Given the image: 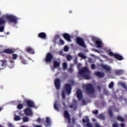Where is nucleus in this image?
<instances>
[{
    "label": "nucleus",
    "mask_w": 127,
    "mask_h": 127,
    "mask_svg": "<svg viewBox=\"0 0 127 127\" xmlns=\"http://www.w3.org/2000/svg\"><path fill=\"white\" fill-rule=\"evenodd\" d=\"M62 97L63 100L65 99V91H62Z\"/></svg>",
    "instance_id": "40"
},
{
    "label": "nucleus",
    "mask_w": 127,
    "mask_h": 127,
    "mask_svg": "<svg viewBox=\"0 0 127 127\" xmlns=\"http://www.w3.org/2000/svg\"><path fill=\"white\" fill-rule=\"evenodd\" d=\"M4 30V27L3 26L0 27V32H3Z\"/></svg>",
    "instance_id": "44"
},
{
    "label": "nucleus",
    "mask_w": 127,
    "mask_h": 127,
    "mask_svg": "<svg viewBox=\"0 0 127 127\" xmlns=\"http://www.w3.org/2000/svg\"><path fill=\"white\" fill-rule=\"evenodd\" d=\"M95 52H97V53H100V51L98 50H95Z\"/></svg>",
    "instance_id": "60"
},
{
    "label": "nucleus",
    "mask_w": 127,
    "mask_h": 127,
    "mask_svg": "<svg viewBox=\"0 0 127 127\" xmlns=\"http://www.w3.org/2000/svg\"><path fill=\"white\" fill-rule=\"evenodd\" d=\"M6 65V61L5 60L0 61V70H2V69L5 68Z\"/></svg>",
    "instance_id": "14"
},
{
    "label": "nucleus",
    "mask_w": 127,
    "mask_h": 127,
    "mask_svg": "<svg viewBox=\"0 0 127 127\" xmlns=\"http://www.w3.org/2000/svg\"><path fill=\"white\" fill-rule=\"evenodd\" d=\"M28 121H29V119H28V117H24L23 119V122L24 123H26L27 122H28Z\"/></svg>",
    "instance_id": "38"
},
{
    "label": "nucleus",
    "mask_w": 127,
    "mask_h": 127,
    "mask_svg": "<svg viewBox=\"0 0 127 127\" xmlns=\"http://www.w3.org/2000/svg\"><path fill=\"white\" fill-rule=\"evenodd\" d=\"M94 74L98 78H104L105 77V73L101 71H97L95 72Z\"/></svg>",
    "instance_id": "16"
},
{
    "label": "nucleus",
    "mask_w": 127,
    "mask_h": 127,
    "mask_svg": "<svg viewBox=\"0 0 127 127\" xmlns=\"http://www.w3.org/2000/svg\"><path fill=\"white\" fill-rule=\"evenodd\" d=\"M95 127H101V126H100V125H99L98 124H95Z\"/></svg>",
    "instance_id": "54"
},
{
    "label": "nucleus",
    "mask_w": 127,
    "mask_h": 127,
    "mask_svg": "<svg viewBox=\"0 0 127 127\" xmlns=\"http://www.w3.org/2000/svg\"><path fill=\"white\" fill-rule=\"evenodd\" d=\"M25 51L30 54H34V50L31 47H28L26 48Z\"/></svg>",
    "instance_id": "20"
},
{
    "label": "nucleus",
    "mask_w": 127,
    "mask_h": 127,
    "mask_svg": "<svg viewBox=\"0 0 127 127\" xmlns=\"http://www.w3.org/2000/svg\"><path fill=\"white\" fill-rule=\"evenodd\" d=\"M89 122H90V120L89 119V118H88V117H86L85 119H82V123H83V124H85L86 123H89Z\"/></svg>",
    "instance_id": "29"
},
{
    "label": "nucleus",
    "mask_w": 127,
    "mask_h": 127,
    "mask_svg": "<svg viewBox=\"0 0 127 127\" xmlns=\"http://www.w3.org/2000/svg\"><path fill=\"white\" fill-rule=\"evenodd\" d=\"M62 104L63 105L64 108H65L66 106V104H65V102H62Z\"/></svg>",
    "instance_id": "53"
},
{
    "label": "nucleus",
    "mask_w": 127,
    "mask_h": 127,
    "mask_svg": "<svg viewBox=\"0 0 127 127\" xmlns=\"http://www.w3.org/2000/svg\"><path fill=\"white\" fill-rule=\"evenodd\" d=\"M86 127H93V126H92L91 124L90 123H87L86 124Z\"/></svg>",
    "instance_id": "49"
},
{
    "label": "nucleus",
    "mask_w": 127,
    "mask_h": 127,
    "mask_svg": "<svg viewBox=\"0 0 127 127\" xmlns=\"http://www.w3.org/2000/svg\"><path fill=\"white\" fill-rule=\"evenodd\" d=\"M24 102L26 105H27L28 108H34L35 107V104H34V102L30 100H25L24 101Z\"/></svg>",
    "instance_id": "8"
},
{
    "label": "nucleus",
    "mask_w": 127,
    "mask_h": 127,
    "mask_svg": "<svg viewBox=\"0 0 127 127\" xmlns=\"http://www.w3.org/2000/svg\"><path fill=\"white\" fill-rule=\"evenodd\" d=\"M95 44L97 48H103V43L100 40L95 41Z\"/></svg>",
    "instance_id": "19"
},
{
    "label": "nucleus",
    "mask_w": 127,
    "mask_h": 127,
    "mask_svg": "<svg viewBox=\"0 0 127 127\" xmlns=\"http://www.w3.org/2000/svg\"><path fill=\"white\" fill-rule=\"evenodd\" d=\"M10 63H13V61H11H11H10Z\"/></svg>",
    "instance_id": "63"
},
{
    "label": "nucleus",
    "mask_w": 127,
    "mask_h": 127,
    "mask_svg": "<svg viewBox=\"0 0 127 127\" xmlns=\"http://www.w3.org/2000/svg\"><path fill=\"white\" fill-rule=\"evenodd\" d=\"M63 36L66 41H68V42H71V36H70L69 34L64 33L63 34Z\"/></svg>",
    "instance_id": "13"
},
{
    "label": "nucleus",
    "mask_w": 127,
    "mask_h": 127,
    "mask_svg": "<svg viewBox=\"0 0 127 127\" xmlns=\"http://www.w3.org/2000/svg\"><path fill=\"white\" fill-rule=\"evenodd\" d=\"M9 127H13V125H12V124H9Z\"/></svg>",
    "instance_id": "59"
},
{
    "label": "nucleus",
    "mask_w": 127,
    "mask_h": 127,
    "mask_svg": "<svg viewBox=\"0 0 127 127\" xmlns=\"http://www.w3.org/2000/svg\"><path fill=\"white\" fill-rule=\"evenodd\" d=\"M6 34H7V35H8V34H9V33L7 32V33H6Z\"/></svg>",
    "instance_id": "64"
},
{
    "label": "nucleus",
    "mask_w": 127,
    "mask_h": 127,
    "mask_svg": "<svg viewBox=\"0 0 127 127\" xmlns=\"http://www.w3.org/2000/svg\"><path fill=\"white\" fill-rule=\"evenodd\" d=\"M3 52L6 54H12L14 53V50L11 49H6L3 51Z\"/></svg>",
    "instance_id": "18"
},
{
    "label": "nucleus",
    "mask_w": 127,
    "mask_h": 127,
    "mask_svg": "<svg viewBox=\"0 0 127 127\" xmlns=\"http://www.w3.org/2000/svg\"><path fill=\"white\" fill-rule=\"evenodd\" d=\"M117 121H119L120 122H125V119H124L121 116H118L117 117Z\"/></svg>",
    "instance_id": "27"
},
{
    "label": "nucleus",
    "mask_w": 127,
    "mask_h": 127,
    "mask_svg": "<svg viewBox=\"0 0 127 127\" xmlns=\"http://www.w3.org/2000/svg\"><path fill=\"white\" fill-rule=\"evenodd\" d=\"M78 56L82 58V59H86V56L84 55V54L82 53H79L78 54Z\"/></svg>",
    "instance_id": "26"
},
{
    "label": "nucleus",
    "mask_w": 127,
    "mask_h": 127,
    "mask_svg": "<svg viewBox=\"0 0 127 127\" xmlns=\"http://www.w3.org/2000/svg\"><path fill=\"white\" fill-rule=\"evenodd\" d=\"M15 118H14V121H20L21 118L20 116H17L16 115H15Z\"/></svg>",
    "instance_id": "34"
},
{
    "label": "nucleus",
    "mask_w": 127,
    "mask_h": 127,
    "mask_svg": "<svg viewBox=\"0 0 127 127\" xmlns=\"http://www.w3.org/2000/svg\"><path fill=\"white\" fill-rule=\"evenodd\" d=\"M125 124L124 123H121V127H125Z\"/></svg>",
    "instance_id": "57"
},
{
    "label": "nucleus",
    "mask_w": 127,
    "mask_h": 127,
    "mask_svg": "<svg viewBox=\"0 0 127 127\" xmlns=\"http://www.w3.org/2000/svg\"><path fill=\"white\" fill-rule=\"evenodd\" d=\"M97 89H98V90L100 92H101V86H97Z\"/></svg>",
    "instance_id": "55"
},
{
    "label": "nucleus",
    "mask_w": 127,
    "mask_h": 127,
    "mask_svg": "<svg viewBox=\"0 0 127 127\" xmlns=\"http://www.w3.org/2000/svg\"><path fill=\"white\" fill-rule=\"evenodd\" d=\"M122 86L123 88H124V89H125V90H127V85H126V84L125 83H123L122 84Z\"/></svg>",
    "instance_id": "46"
},
{
    "label": "nucleus",
    "mask_w": 127,
    "mask_h": 127,
    "mask_svg": "<svg viewBox=\"0 0 127 127\" xmlns=\"http://www.w3.org/2000/svg\"><path fill=\"white\" fill-rule=\"evenodd\" d=\"M72 57L71 56V55H68L66 56L67 61H71V60H72Z\"/></svg>",
    "instance_id": "35"
},
{
    "label": "nucleus",
    "mask_w": 127,
    "mask_h": 127,
    "mask_svg": "<svg viewBox=\"0 0 127 127\" xmlns=\"http://www.w3.org/2000/svg\"><path fill=\"white\" fill-rule=\"evenodd\" d=\"M76 96L78 101H81L83 99V94L81 90L78 89L76 91Z\"/></svg>",
    "instance_id": "10"
},
{
    "label": "nucleus",
    "mask_w": 127,
    "mask_h": 127,
    "mask_svg": "<svg viewBox=\"0 0 127 127\" xmlns=\"http://www.w3.org/2000/svg\"><path fill=\"white\" fill-rule=\"evenodd\" d=\"M79 75L81 77H83L84 79L90 80L91 77L90 76V70L87 67H83L79 70Z\"/></svg>",
    "instance_id": "1"
},
{
    "label": "nucleus",
    "mask_w": 127,
    "mask_h": 127,
    "mask_svg": "<svg viewBox=\"0 0 127 127\" xmlns=\"http://www.w3.org/2000/svg\"><path fill=\"white\" fill-rule=\"evenodd\" d=\"M54 57L51 53H48L45 57V62L46 63H51L52 60H53Z\"/></svg>",
    "instance_id": "5"
},
{
    "label": "nucleus",
    "mask_w": 127,
    "mask_h": 127,
    "mask_svg": "<svg viewBox=\"0 0 127 127\" xmlns=\"http://www.w3.org/2000/svg\"><path fill=\"white\" fill-rule=\"evenodd\" d=\"M53 67L54 68H57V67H60V63L57 61H54L53 62Z\"/></svg>",
    "instance_id": "22"
},
{
    "label": "nucleus",
    "mask_w": 127,
    "mask_h": 127,
    "mask_svg": "<svg viewBox=\"0 0 127 127\" xmlns=\"http://www.w3.org/2000/svg\"><path fill=\"white\" fill-rule=\"evenodd\" d=\"M64 89L65 91V93L67 95H70L71 94V91H72V87L70 84L67 83L64 84Z\"/></svg>",
    "instance_id": "6"
},
{
    "label": "nucleus",
    "mask_w": 127,
    "mask_h": 127,
    "mask_svg": "<svg viewBox=\"0 0 127 127\" xmlns=\"http://www.w3.org/2000/svg\"><path fill=\"white\" fill-rule=\"evenodd\" d=\"M2 110H3V108L0 107V112H1V111H2Z\"/></svg>",
    "instance_id": "61"
},
{
    "label": "nucleus",
    "mask_w": 127,
    "mask_h": 127,
    "mask_svg": "<svg viewBox=\"0 0 127 127\" xmlns=\"http://www.w3.org/2000/svg\"><path fill=\"white\" fill-rule=\"evenodd\" d=\"M99 113V111L98 110H96L95 111L93 112V114L94 115H97Z\"/></svg>",
    "instance_id": "52"
},
{
    "label": "nucleus",
    "mask_w": 127,
    "mask_h": 127,
    "mask_svg": "<svg viewBox=\"0 0 127 127\" xmlns=\"http://www.w3.org/2000/svg\"><path fill=\"white\" fill-rule=\"evenodd\" d=\"M60 43H61L62 45H64V41L61 39L60 40Z\"/></svg>",
    "instance_id": "47"
},
{
    "label": "nucleus",
    "mask_w": 127,
    "mask_h": 127,
    "mask_svg": "<svg viewBox=\"0 0 127 127\" xmlns=\"http://www.w3.org/2000/svg\"><path fill=\"white\" fill-rule=\"evenodd\" d=\"M74 62L75 64H77V59H74Z\"/></svg>",
    "instance_id": "58"
},
{
    "label": "nucleus",
    "mask_w": 127,
    "mask_h": 127,
    "mask_svg": "<svg viewBox=\"0 0 127 127\" xmlns=\"http://www.w3.org/2000/svg\"><path fill=\"white\" fill-rule=\"evenodd\" d=\"M17 108L18 110H21V109L23 108V104H19L17 106Z\"/></svg>",
    "instance_id": "31"
},
{
    "label": "nucleus",
    "mask_w": 127,
    "mask_h": 127,
    "mask_svg": "<svg viewBox=\"0 0 127 127\" xmlns=\"http://www.w3.org/2000/svg\"><path fill=\"white\" fill-rule=\"evenodd\" d=\"M21 62L22 64H24V65H25V64L27 63V62L26 61V60L22 58H21Z\"/></svg>",
    "instance_id": "37"
},
{
    "label": "nucleus",
    "mask_w": 127,
    "mask_h": 127,
    "mask_svg": "<svg viewBox=\"0 0 127 127\" xmlns=\"http://www.w3.org/2000/svg\"><path fill=\"white\" fill-rule=\"evenodd\" d=\"M54 85L57 89V90H59L60 89V86L61 85V82H60V79L59 78H57L54 81Z\"/></svg>",
    "instance_id": "9"
},
{
    "label": "nucleus",
    "mask_w": 127,
    "mask_h": 127,
    "mask_svg": "<svg viewBox=\"0 0 127 127\" xmlns=\"http://www.w3.org/2000/svg\"><path fill=\"white\" fill-rule=\"evenodd\" d=\"M26 116H32V111L30 108H27L24 110Z\"/></svg>",
    "instance_id": "15"
},
{
    "label": "nucleus",
    "mask_w": 127,
    "mask_h": 127,
    "mask_svg": "<svg viewBox=\"0 0 127 127\" xmlns=\"http://www.w3.org/2000/svg\"><path fill=\"white\" fill-rule=\"evenodd\" d=\"M58 38H60V36L59 35H57L56 36L55 38L54 39V42H56V40H57Z\"/></svg>",
    "instance_id": "42"
},
{
    "label": "nucleus",
    "mask_w": 127,
    "mask_h": 127,
    "mask_svg": "<svg viewBox=\"0 0 127 127\" xmlns=\"http://www.w3.org/2000/svg\"><path fill=\"white\" fill-rule=\"evenodd\" d=\"M64 50L65 52H67L68 50H69V47H68V46L64 47Z\"/></svg>",
    "instance_id": "43"
},
{
    "label": "nucleus",
    "mask_w": 127,
    "mask_h": 127,
    "mask_svg": "<svg viewBox=\"0 0 127 127\" xmlns=\"http://www.w3.org/2000/svg\"><path fill=\"white\" fill-rule=\"evenodd\" d=\"M101 66L103 69H104V70H106V71H111V67L108 65L102 64Z\"/></svg>",
    "instance_id": "23"
},
{
    "label": "nucleus",
    "mask_w": 127,
    "mask_h": 127,
    "mask_svg": "<svg viewBox=\"0 0 127 127\" xmlns=\"http://www.w3.org/2000/svg\"><path fill=\"white\" fill-rule=\"evenodd\" d=\"M46 123L47 125H46V127H49L51 125V121L50 120V119H49V117H47L46 119Z\"/></svg>",
    "instance_id": "24"
},
{
    "label": "nucleus",
    "mask_w": 127,
    "mask_h": 127,
    "mask_svg": "<svg viewBox=\"0 0 127 127\" xmlns=\"http://www.w3.org/2000/svg\"><path fill=\"white\" fill-rule=\"evenodd\" d=\"M108 54L109 56H114L116 59H117V60H119V61H122V60H124V57H123V56L118 54H114L112 52H109Z\"/></svg>",
    "instance_id": "4"
},
{
    "label": "nucleus",
    "mask_w": 127,
    "mask_h": 127,
    "mask_svg": "<svg viewBox=\"0 0 127 127\" xmlns=\"http://www.w3.org/2000/svg\"><path fill=\"white\" fill-rule=\"evenodd\" d=\"M114 88V82L112 81L109 85V88L112 89Z\"/></svg>",
    "instance_id": "36"
},
{
    "label": "nucleus",
    "mask_w": 127,
    "mask_h": 127,
    "mask_svg": "<svg viewBox=\"0 0 127 127\" xmlns=\"http://www.w3.org/2000/svg\"><path fill=\"white\" fill-rule=\"evenodd\" d=\"M82 104L83 106H85L86 104V101H85V100L83 99L82 100Z\"/></svg>",
    "instance_id": "48"
},
{
    "label": "nucleus",
    "mask_w": 127,
    "mask_h": 127,
    "mask_svg": "<svg viewBox=\"0 0 127 127\" xmlns=\"http://www.w3.org/2000/svg\"><path fill=\"white\" fill-rule=\"evenodd\" d=\"M64 116L65 119H67L68 123L71 124V118H70V114L67 111H64Z\"/></svg>",
    "instance_id": "11"
},
{
    "label": "nucleus",
    "mask_w": 127,
    "mask_h": 127,
    "mask_svg": "<svg viewBox=\"0 0 127 127\" xmlns=\"http://www.w3.org/2000/svg\"><path fill=\"white\" fill-rule=\"evenodd\" d=\"M68 72L69 73H72V72H73V68H72V67H70L69 69H68Z\"/></svg>",
    "instance_id": "50"
},
{
    "label": "nucleus",
    "mask_w": 127,
    "mask_h": 127,
    "mask_svg": "<svg viewBox=\"0 0 127 127\" xmlns=\"http://www.w3.org/2000/svg\"><path fill=\"white\" fill-rule=\"evenodd\" d=\"M91 68L92 70H95L96 69V66L94 64H92L91 65Z\"/></svg>",
    "instance_id": "45"
},
{
    "label": "nucleus",
    "mask_w": 127,
    "mask_h": 127,
    "mask_svg": "<svg viewBox=\"0 0 127 127\" xmlns=\"http://www.w3.org/2000/svg\"><path fill=\"white\" fill-rule=\"evenodd\" d=\"M99 119H100L101 120H105V116H104V114H101L98 115Z\"/></svg>",
    "instance_id": "32"
},
{
    "label": "nucleus",
    "mask_w": 127,
    "mask_h": 127,
    "mask_svg": "<svg viewBox=\"0 0 127 127\" xmlns=\"http://www.w3.org/2000/svg\"><path fill=\"white\" fill-rule=\"evenodd\" d=\"M36 122L37 123H40V122H42L43 123V122H44V119H43V120L41 119V118H38Z\"/></svg>",
    "instance_id": "41"
},
{
    "label": "nucleus",
    "mask_w": 127,
    "mask_h": 127,
    "mask_svg": "<svg viewBox=\"0 0 127 127\" xmlns=\"http://www.w3.org/2000/svg\"><path fill=\"white\" fill-rule=\"evenodd\" d=\"M63 67L64 70L66 69L67 67H68V65H67V63H63Z\"/></svg>",
    "instance_id": "33"
},
{
    "label": "nucleus",
    "mask_w": 127,
    "mask_h": 127,
    "mask_svg": "<svg viewBox=\"0 0 127 127\" xmlns=\"http://www.w3.org/2000/svg\"><path fill=\"white\" fill-rule=\"evenodd\" d=\"M115 74L117 76H121L125 74V70L123 69H116L115 70Z\"/></svg>",
    "instance_id": "12"
},
{
    "label": "nucleus",
    "mask_w": 127,
    "mask_h": 127,
    "mask_svg": "<svg viewBox=\"0 0 127 127\" xmlns=\"http://www.w3.org/2000/svg\"><path fill=\"white\" fill-rule=\"evenodd\" d=\"M108 113L110 118H113L114 117V114H113V111L112 109H109L108 110Z\"/></svg>",
    "instance_id": "28"
},
{
    "label": "nucleus",
    "mask_w": 127,
    "mask_h": 127,
    "mask_svg": "<svg viewBox=\"0 0 127 127\" xmlns=\"http://www.w3.org/2000/svg\"><path fill=\"white\" fill-rule=\"evenodd\" d=\"M38 37H39V38H41L42 39H46V34L44 32L40 33L38 34Z\"/></svg>",
    "instance_id": "21"
},
{
    "label": "nucleus",
    "mask_w": 127,
    "mask_h": 127,
    "mask_svg": "<svg viewBox=\"0 0 127 127\" xmlns=\"http://www.w3.org/2000/svg\"><path fill=\"white\" fill-rule=\"evenodd\" d=\"M112 127H119V126L117 124H113L112 125Z\"/></svg>",
    "instance_id": "51"
},
{
    "label": "nucleus",
    "mask_w": 127,
    "mask_h": 127,
    "mask_svg": "<svg viewBox=\"0 0 127 127\" xmlns=\"http://www.w3.org/2000/svg\"><path fill=\"white\" fill-rule=\"evenodd\" d=\"M83 87L85 88V90L88 95H93V94L95 93V89L94 88V86H93L92 84L89 83L84 84Z\"/></svg>",
    "instance_id": "2"
},
{
    "label": "nucleus",
    "mask_w": 127,
    "mask_h": 127,
    "mask_svg": "<svg viewBox=\"0 0 127 127\" xmlns=\"http://www.w3.org/2000/svg\"><path fill=\"white\" fill-rule=\"evenodd\" d=\"M12 59H13V60H15L16 59H17V55L16 54H13L12 55Z\"/></svg>",
    "instance_id": "39"
},
{
    "label": "nucleus",
    "mask_w": 127,
    "mask_h": 127,
    "mask_svg": "<svg viewBox=\"0 0 127 127\" xmlns=\"http://www.w3.org/2000/svg\"><path fill=\"white\" fill-rule=\"evenodd\" d=\"M77 101H74L73 103L69 105V108H70V109H73V111H76V110H77Z\"/></svg>",
    "instance_id": "17"
},
{
    "label": "nucleus",
    "mask_w": 127,
    "mask_h": 127,
    "mask_svg": "<svg viewBox=\"0 0 127 127\" xmlns=\"http://www.w3.org/2000/svg\"><path fill=\"white\" fill-rule=\"evenodd\" d=\"M35 127H42L40 125H36Z\"/></svg>",
    "instance_id": "62"
},
{
    "label": "nucleus",
    "mask_w": 127,
    "mask_h": 127,
    "mask_svg": "<svg viewBox=\"0 0 127 127\" xmlns=\"http://www.w3.org/2000/svg\"><path fill=\"white\" fill-rule=\"evenodd\" d=\"M5 23V20L2 18H0V25H2Z\"/></svg>",
    "instance_id": "30"
},
{
    "label": "nucleus",
    "mask_w": 127,
    "mask_h": 127,
    "mask_svg": "<svg viewBox=\"0 0 127 127\" xmlns=\"http://www.w3.org/2000/svg\"><path fill=\"white\" fill-rule=\"evenodd\" d=\"M5 18L7 19L9 22H12L14 24L17 23V20L18 19L16 16L12 15H6L5 16Z\"/></svg>",
    "instance_id": "3"
},
{
    "label": "nucleus",
    "mask_w": 127,
    "mask_h": 127,
    "mask_svg": "<svg viewBox=\"0 0 127 127\" xmlns=\"http://www.w3.org/2000/svg\"><path fill=\"white\" fill-rule=\"evenodd\" d=\"M72 124H75V118L72 119Z\"/></svg>",
    "instance_id": "56"
},
{
    "label": "nucleus",
    "mask_w": 127,
    "mask_h": 127,
    "mask_svg": "<svg viewBox=\"0 0 127 127\" xmlns=\"http://www.w3.org/2000/svg\"><path fill=\"white\" fill-rule=\"evenodd\" d=\"M76 42L80 46L82 47H85V42H84V39L80 37H77L76 38Z\"/></svg>",
    "instance_id": "7"
},
{
    "label": "nucleus",
    "mask_w": 127,
    "mask_h": 127,
    "mask_svg": "<svg viewBox=\"0 0 127 127\" xmlns=\"http://www.w3.org/2000/svg\"><path fill=\"white\" fill-rule=\"evenodd\" d=\"M58 106H59V104L58 103V102L55 101L54 104V107L55 110H56V111H59V108H58Z\"/></svg>",
    "instance_id": "25"
}]
</instances>
